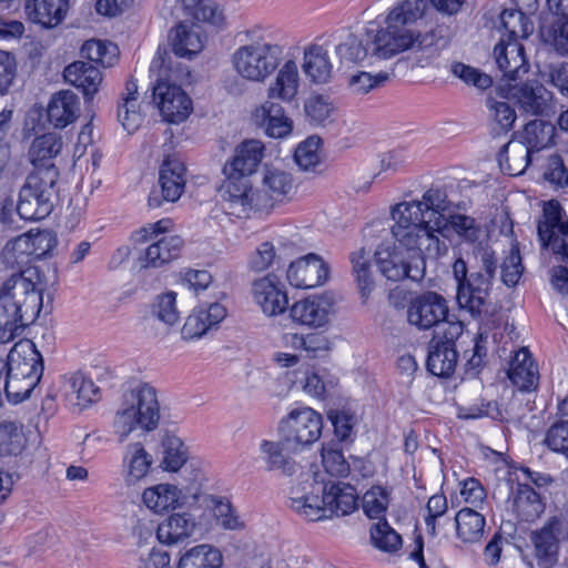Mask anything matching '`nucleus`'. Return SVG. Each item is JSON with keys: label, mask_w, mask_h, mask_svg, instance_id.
Returning <instances> with one entry per match:
<instances>
[{"label": "nucleus", "mask_w": 568, "mask_h": 568, "mask_svg": "<svg viewBox=\"0 0 568 568\" xmlns=\"http://www.w3.org/2000/svg\"><path fill=\"white\" fill-rule=\"evenodd\" d=\"M321 456L323 467L327 474L335 477H344L349 474L351 465L335 444H324Z\"/></svg>", "instance_id": "61"}, {"label": "nucleus", "mask_w": 568, "mask_h": 568, "mask_svg": "<svg viewBox=\"0 0 568 568\" xmlns=\"http://www.w3.org/2000/svg\"><path fill=\"white\" fill-rule=\"evenodd\" d=\"M265 145L260 140H245L236 146L234 155L223 166L225 176L248 179L264 159Z\"/></svg>", "instance_id": "22"}, {"label": "nucleus", "mask_w": 568, "mask_h": 568, "mask_svg": "<svg viewBox=\"0 0 568 568\" xmlns=\"http://www.w3.org/2000/svg\"><path fill=\"white\" fill-rule=\"evenodd\" d=\"M513 511L523 521H534L545 510V505L539 496L529 485L518 484L513 494Z\"/></svg>", "instance_id": "39"}, {"label": "nucleus", "mask_w": 568, "mask_h": 568, "mask_svg": "<svg viewBox=\"0 0 568 568\" xmlns=\"http://www.w3.org/2000/svg\"><path fill=\"white\" fill-rule=\"evenodd\" d=\"M226 308L221 303H211L206 307H197L186 317L181 329L182 338L192 341L201 338L225 318Z\"/></svg>", "instance_id": "25"}, {"label": "nucleus", "mask_w": 568, "mask_h": 568, "mask_svg": "<svg viewBox=\"0 0 568 568\" xmlns=\"http://www.w3.org/2000/svg\"><path fill=\"white\" fill-rule=\"evenodd\" d=\"M545 445L554 453L568 458V422L557 420L547 430Z\"/></svg>", "instance_id": "64"}, {"label": "nucleus", "mask_w": 568, "mask_h": 568, "mask_svg": "<svg viewBox=\"0 0 568 568\" xmlns=\"http://www.w3.org/2000/svg\"><path fill=\"white\" fill-rule=\"evenodd\" d=\"M154 465L152 454L140 442L125 445L121 460V476L128 487L140 485L151 473Z\"/></svg>", "instance_id": "21"}, {"label": "nucleus", "mask_w": 568, "mask_h": 568, "mask_svg": "<svg viewBox=\"0 0 568 568\" xmlns=\"http://www.w3.org/2000/svg\"><path fill=\"white\" fill-rule=\"evenodd\" d=\"M321 139L318 136H310L301 142L294 153L296 164L302 170H310L320 163Z\"/></svg>", "instance_id": "63"}, {"label": "nucleus", "mask_w": 568, "mask_h": 568, "mask_svg": "<svg viewBox=\"0 0 568 568\" xmlns=\"http://www.w3.org/2000/svg\"><path fill=\"white\" fill-rule=\"evenodd\" d=\"M62 393L67 403L79 410L97 403L101 397L100 388L81 373H74L64 378Z\"/></svg>", "instance_id": "28"}, {"label": "nucleus", "mask_w": 568, "mask_h": 568, "mask_svg": "<svg viewBox=\"0 0 568 568\" xmlns=\"http://www.w3.org/2000/svg\"><path fill=\"white\" fill-rule=\"evenodd\" d=\"M142 503L149 510L160 515L182 507L184 496L176 485L160 483L143 490Z\"/></svg>", "instance_id": "29"}, {"label": "nucleus", "mask_w": 568, "mask_h": 568, "mask_svg": "<svg viewBox=\"0 0 568 568\" xmlns=\"http://www.w3.org/2000/svg\"><path fill=\"white\" fill-rule=\"evenodd\" d=\"M254 123L274 139H283L293 130L292 120L286 116L281 104L274 101H265L256 108L252 114Z\"/></svg>", "instance_id": "27"}, {"label": "nucleus", "mask_w": 568, "mask_h": 568, "mask_svg": "<svg viewBox=\"0 0 568 568\" xmlns=\"http://www.w3.org/2000/svg\"><path fill=\"white\" fill-rule=\"evenodd\" d=\"M450 207L446 190L430 187L420 200L404 201L390 209V232L398 244L414 255L438 257L447 246L437 233L447 230L445 213Z\"/></svg>", "instance_id": "1"}, {"label": "nucleus", "mask_w": 568, "mask_h": 568, "mask_svg": "<svg viewBox=\"0 0 568 568\" xmlns=\"http://www.w3.org/2000/svg\"><path fill=\"white\" fill-rule=\"evenodd\" d=\"M526 12L520 9H506L500 13L501 37L506 40L518 41L526 39L532 31V26Z\"/></svg>", "instance_id": "53"}, {"label": "nucleus", "mask_w": 568, "mask_h": 568, "mask_svg": "<svg viewBox=\"0 0 568 568\" xmlns=\"http://www.w3.org/2000/svg\"><path fill=\"white\" fill-rule=\"evenodd\" d=\"M371 541L375 548L388 554L397 552L403 546L402 536L386 520L371 527Z\"/></svg>", "instance_id": "55"}, {"label": "nucleus", "mask_w": 568, "mask_h": 568, "mask_svg": "<svg viewBox=\"0 0 568 568\" xmlns=\"http://www.w3.org/2000/svg\"><path fill=\"white\" fill-rule=\"evenodd\" d=\"M381 32L373 28H367L362 37L347 34L346 38L335 47V54L341 64H372L374 59H389L393 55H384L379 48L383 42Z\"/></svg>", "instance_id": "11"}, {"label": "nucleus", "mask_w": 568, "mask_h": 568, "mask_svg": "<svg viewBox=\"0 0 568 568\" xmlns=\"http://www.w3.org/2000/svg\"><path fill=\"white\" fill-rule=\"evenodd\" d=\"M507 375L510 382L520 390L530 392L537 387L539 377L537 365L526 347L515 352Z\"/></svg>", "instance_id": "35"}, {"label": "nucleus", "mask_w": 568, "mask_h": 568, "mask_svg": "<svg viewBox=\"0 0 568 568\" xmlns=\"http://www.w3.org/2000/svg\"><path fill=\"white\" fill-rule=\"evenodd\" d=\"M26 10L33 22L52 28L63 20L68 0H28Z\"/></svg>", "instance_id": "38"}, {"label": "nucleus", "mask_w": 568, "mask_h": 568, "mask_svg": "<svg viewBox=\"0 0 568 568\" xmlns=\"http://www.w3.org/2000/svg\"><path fill=\"white\" fill-rule=\"evenodd\" d=\"M446 332L440 338L434 336L429 343L427 369L435 376L449 377L456 369L458 353L455 341L463 334V323L446 325Z\"/></svg>", "instance_id": "12"}, {"label": "nucleus", "mask_w": 568, "mask_h": 568, "mask_svg": "<svg viewBox=\"0 0 568 568\" xmlns=\"http://www.w3.org/2000/svg\"><path fill=\"white\" fill-rule=\"evenodd\" d=\"M323 417L315 409L302 406L292 409L278 423V435L291 453L305 450L322 436Z\"/></svg>", "instance_id": "8"}, {"label": "nucleus", "mask_w": 568, "mask_h": 568, "mask_svg": "<svg viewBox=\"0 0 568 568\" xmlns=\"http://www.w3.org/2000/svg\"><path fill=\"white\" fill-rule=\"evenodd\" d=\"M62 144V138L54 132L36 136L28 151V159L34 168L33 171H42L49 168L58 170L53 159L61 152Z\"/></svg>", "instance_id": "34"}, {"label": "nucleus", "mask_w": 568, "mask_h": 568, "mask_svg": "<svg viewBox=\"0 0 568 568\" xmlns=\"http://www.w3.org/2000/svg\"><path fill=\"white\" fill-rule=\"evenodd\" d=\"M294 345L304 349L310 358H320L326 356L332 349V343L328 337L320 333H310L305 336L294 335Z\"/></svg>", "instance_id": "62"}, {"label": "nucleus", "mask_w": 568, "mask_h": 568, "mask_svg": "<svg viewBox=\"0 0 568 568\" xmlns=\"http://www.w3.org/2000/svg\"><path fill=\"white\" fill-rule=\"evenodd\" d=\"M390 491L383 486L371 487L362 498V508L372 519H382L389 505Z\"/></svg>", "instance_id": "58"}, {"label": "nucleus", "mask_w": 568, "mask_h": 568, "mask_svg": "<svg viewBox=\"0 0 568 568\" xmlns=\"http://www.w3.org/2000/svg\"><path fill=\"white\" fill-rule=\"evenodd\" d=\"M59 171L49 168L32 171L19 192L17 213L21 220L37 221L47 217L53 210Z\"/></svg>", "instance_id": "7"}, {"label": "nucleus", "mask_w": 568, "mask_h": 568, "mask_svg": "<svg viewBox=\"0 0 568 568\" xmlns=\"http://www.w3.org/2000/svg\"><path fill=\"white\" fill-rule=\"evenodd\" d=\"M153 101L164 121L181 123L191 114L192 100L181 87L159 80L153 88Z\"/></svg>", "instance_id": "14"}, {"label": "nucleus", "mask_w": 568, "mask_h": 568, "mask_svg": "<svg viewBox=\"0 0 568 568\" xmlns=\"http://www.w3.org/2000/svg\"><path fill=\"white\" fill-rule=\"evenodd\" d=\"M276 71L275 78L266 90L268 100L293 101L298 92L301 81L296 61L288 59Z\"/></svg>", "instance_id": "30"}, {"label": "nucleus", "mask_w": 568, "mask_h": 568, "mask_svg": "<svg viewBox=\"0 0 568 568\" xmlns=\"http://www.w3.org/2000/svg\"><path fill=\"white\" fill-rule=\"evenodd\" d=\"M47 114L49 122L54 128H67L80 114V100L78 95L70 90L54 93L49 101Z\"/></svg>", "instance_id": "31"}, {"label": "nucleus", "mask_w": 568, "mask_h": 568, "mask_svg": "<svg viewBox=\"0 0 568 568\" xmlns=\"http://www.w3.org/2000/svg\"><path fill=\"white\" fill-rule=\"evenodd\" d=\"M555 135V126L544 120L528 122L521 133V141L531 153L549 146Z\"/></svg>", "instance_id": "52"}, {"label": "nucleus", "mask_w": 568, "mask_h": 568, "mask_svg": "<svg viewBox=\"0 0 568 568\" xmlns=\"http://www.w3.org/2000/svg\"><path fill=\"white\" fill-rule=\"evenodd\" d=\"M531 161V152L520 142L509 141L498 153L500 170L509 176L523 174Z\"/></svg>", "instance_id": "43"}, {"label": "nucleus", "mask_w": 568, "mask_h": 568, "mask_svg": "<svg viewBox=\"0 0 568 568\" xmlns=\"http://www.w3.org/2000/svg\"><path fill=\"white\" fill-rule=\"evenodd\" d=\"M8 371L40 381L43 374V358L30 339H20L7 357Z\"/></svg>", "instance_id": "23"}, {"label": "nucleus", "mask_w": 568, "mask_h": 568, "mask_svg": "<svg viewBox=\"0 0 568 568\" xmlns=\"http://www.w3.org/2000/svg\"><path fill=\"white\" fill-rule=\"evenodd\" d=\"M176 296L173 291L162 293L155 297L151 307L152 315L169 326L175 325L180 320Z\"/></svg>", "instance_id": "60"}, {"label": "nucleus", "mask_w": 568, "mask_h": 568, "mask_svg": "<svg viewBox=\"0 0 568 568\" xmlns=\"http://www.w3.org/2000/svg\"><path fill=\"white\" fill-rule=\"evenodd\" d=\"M407 321L417 329L427 331L435 328V335L446 332L448 324L459 323L448 320L447 301L435 292H426L412 298L406 311Z\"/></svg>", "instance_id": "10"}, {"label": "nucleus", "mask_w": 568, "mask_h": 568, "mask_svg": "<svg viewBox=\"0 0 568 568\" xmlns=\"http://www.w3.org/2000/svg\"><path fill=\"white\" fill-rule=\"evenodd\" d=\"M457 538L466 544L481 540L485 532L486 520L484 515L471 509L462 508L455 516Z\"/></svg>", "instance_id": "46"}, {"label": "nucleus", "mask_w": 568, "mask_h": 568, "mask_svg": "<svg viewBox=\"0 0 568 568\" xmlns=\"http://www.w3.org/2000/svg\"><path fill=\"white\" fill-rule=\"evenodd\" d=\"M284 51L283 44L261 37L237 47L231 55V64L241 79L264 83L281 65Z\"/></svg>", "instance_id": "6"}, {"label": "nucleus", "mask_w": 568, "mask_h": 568, "mask_svg": "<svg viewBox=\"0 0 568 568\" xmlns=\"http://www.w3.org/2000/svg\"><path fill=\"white\" fill-rule=\"evenodd\" d=\"M189 459V448L184 442L173 433H165L161 438V467L165 471L175 473Z\"/></svg>", "instance_id": "48"}, {"label": "nucleus", "mask_w": 568, "mask_h": 568, "mask_svg": "<svg viewBox=\"0 0 568 568\" xmlns=\"http://www.w3.org/2000/svg\"><path fill=\"white\" fill-rule=\"evenodd\" d=\"M176 14L186 19L220 26L224 20L223 10L214 0H176Z\"/></svg>", "instance_id": "37"}, {"label": "nucleus", "mask_w": 568, "mask_h": 568, "mask_svg": "<svg viewBox=\"0 0 568 568\" xmlns=\"http://www.w3.org/2000/svg\"><path fill=\"white\" fill-rule=\"evenodd\" d=\"M356 489L346 484L306 481L291 489L290 506L310 521L352 514L357 508Z\"/></svg>", "instance_id": "3"}, {"label": "nucleus", "mask_w": 568, "mask_h": 568, "mask_svg": "<svg viewBox=\"0 0 568 568\" xmlns=\"http://www.w3.org/2000/svg\"><path fill=\"white\" fill-rule=\"evenodd\" d=\"M223 187L229 214L247 217L252 212L266 211L258 189L253 187L250 179L225 176Z\"/></svg>", "instance_id": "13"}, {"label": "nucleus", "mask_w": 568, "mask_h": 568, "mask_svg": "<svg viewBox=\"0 0 568 568\" xmlns=\"http://www.w3.org/2000/svg\"><path fill=\"white\" fill-rule=\"evenodd\" d=\"M182 246L183 240L181 236H163L145 250L144 256L141 258L142 266L160 267L179 257Z\"/></svg>", "instance_id": "40"}, {"label": "nucleus", "mask_w": 568, "mask_h": 568, "mask_svg": "<svg viewBox=\"0 0 568 568\" xmlns=\"http://www.w3.org/2000/svg\"><path fill=\"white\" fill-rule=\"evenodd\" d=\"M538 235L542 244L556 236L568 235V219L557 201L545 203L544 219L538 223Z\"/></svg>", "instance_id": "44"}, {"label": "nucleus", "mask_w": 568, "mask_h": 568, "mask_svg": "<svg viewBox=\"0 0 568 568\" xmlns=\"http://www.w3.org/2000/svg\"><path fill=\"white\" fill-rule=\"evenodd\" d=\"M222 554L215 547L202 544L187 550L179 561L178 568H221Z\"/></svg>", "instance_id": "51"}, {"label": "nucleus", "mask_w": 568, "mask_h": 568, "mask_svg": "<svg viewBox=\"0 0 568 568\" xmlns=\"http://www.w3.org/2000/svg\"><path fill=\"white\" fill-rule=\"evenodd\" d=\"M171 44L173 52L182 58H191L203 49V40L200 27L179 23L171 32Z\"/></svg>", "instance_id": "45"}, {"label": "nucleus", "mask_w": 568, "mask_h": 568, "mask_svg": "<svg viewBox=\"0 0 568 568\" xmlns=\"http://www.w3.org/2000/svg\"><path fill=\"white\" fill-rule=\"evenodd\" d=\"M251 293L254 303L266 316H277L287 310L288 296L285 285L273 274L255 280Z\"/></svg>", "instance_id": "16"}, {"label": "nucleus", "mask_w": 568, "mask_h": 568, "mask_svg": "<svg viewBox=\"0 0 568 568\" xmlns=\"http://www.w3.org/2000/svg\"><path fill=\"white\" fill-rule=\"evenodd\" d=\"M39 382L23 374L19 375L8 371L4 383V393L8 400L12 404H19L29 398Z\"/></svg>", "instance_id": "57"}, {"label": "nucleus", "mask_w": 568, "mask_h": 568, "mask_svg": "<svg viewBox=\"0 0 568 568\" xmlns=\"http://www.w3.org/2000/svg\"><path fill=\"white\" fill-rule=\"evenodd\" d=\"M494 57L498 69L509 81H516L529 70L524 47L519 41L506 40L501 37L495 45Z\"/></svg>", "instance_id": "24"}, {"label": "nucleus", "mask_w": 568, "mask_h": 568, "mask_svg": "<svg viewBox=\"0 0 568 568\" xmlns=\"http://www.w3.org/2000/svg\"><path fill=\"white\" fill-rule=\"evenodd\" d=\"M513 99L520 108L531 114H542L548 108L552 94L537 81H528L521 85L508 84Z\"/></svg>", "instance_id": "33"}, {"label": "nucleus", "mask_w": 568, "mask_h": 568, "mask_svg": "<svg viewBox=\"0 0 568 568\" xmlns=\"http://www.w3.org/2000/svg\"><path fill=\"white\" fill-rule=\"evenodd\" d=\"M185 166L178 159H166L159 173L160 193L153 190L148 199L150 207H160L163 202H176L185 190Z\"/></svg>", "instance_id": "15"}, {"label": "nucleus", "mask_w": 568, "mask_h": 568, "mask_svg": "<svg viewBox=\"0 0 568 568\" xmlns=\"http://www.w3.org/2000/svg\"><path fill=\"white\" fill-rule=\"evenodd\" d=\"M453 275L457 283V302L473 316H479L485 311L493 285V278L481 271L468 274V267L463 258L453 264Z\"/></svg>", "instance_id": "9"}, {"label": "nucleus", "mask_w": 568, "mask_h": 568, "mask_svg": "<svg viewBox=\"0 0 568 568\" xmlns=\"http://www.w3.org/2000/svg\"><path fill=\"white\" fill-rule=\"evenodd\" d=\"M125 95L118 109V119L129 133L135 132L142 124L143 116L138 102V85L133 80L125 84Z\"/></svg>", "instance_id": "49"}, {"label": "nucleus", "mask_w": 568, "mask_h": 568, "mask_svg": "<svg viewBox=\"0 0 568 568\" xmlns=\"http://www.w3.org/2000/svg\"><path fill=\"white\" fill-rule=\"evenodd\" d=\"M260 452L268 470H278L285 476H292L298 469V465L285 454L291 450L281 438L278 442L262 440Z\"/></svg>", "instance_id": "41"}, {"label": "nucleus", "mask_w": 568, "mask_h": 568, "mask_svg": "<svg viewBox=\"0 0 568 568\" xmlns=\"http://www.w3.org/2000/svg\"><path fill=\"white\" fill-rule=\"evenodd\" d=\"M27 447V437L22 425L14 422L0 424V458H16Z\"/></svg>", "instance_id": "50"}, {"label": "nucleus", "mask_w": 568, "mask_h": 568, "mask_svg": "<svg viewBox=\"0 0 568 568\" xmlns=\"http://www.w3.org/2000/svg\"><path fill=\"white\" fill-rule=\"evenodd\" d=\"M426 8V0H402L389 11L385 19L386 27L378 29L383 42L379 50L384 55H395L410 48L425 50L428 59L437 55L435 36L415 34L410 29L423 18Z\"/></svg>", "instance_id": "4"}, {"label": "nucleus", "mask_w": 568, "mask_h": 568, "mask_svg": "<svg viewBox=\"0 0 568 568\" xmlns=\"http://www.w3.org/2000/svg\"><path fill=\"white\" fill-rule=\"evenodd\" d=\"M199 523L193 514L174 513L163 519L156 528L158 540L166 546H173L194 537Z\"/></svg>", "instance_id": "26"}, {"label": "nucleus", "mask_w": 568, "mask_h": 568, "mask_svg": "<svg viewBox=\"0 0 568 568\" xmlns=\"http://www.w3.org/2000/svg\"><path fill=\"white\" fill-rule=\"evenodd\" d=\"M161 418L156 389L150 384H140L125 395L113 419V432L119 442H124L133 432L151 433Z\"/></svg>", "instance_id": "5"}, {"label": "nucleus", "mask_w": 568, "mask_h": 568, "mask_svg": "<svg viewBox=\"0 0 568 568\" xmlns=\"http://www.w3.org/2000/svg\"><path fill=\"white\" fill-rule=\"evenodd\" d=\"M334 314V300L328 295H314L296 301L290 307L292 321L310 328L326 326Z\"/></svg>", "instance_id": "18"}, {"label": "nucleus", "mask_w": 568, "mask_h": 568, "mask_svg": "<svg viewBox=\"0 0 568 568\" xmlns=\"http://www.w3.org/2000/svg\"><path fill=\"white\" fill-rule=\"evenodd\" d=\"M353 275L357 283L362 298L366 300L374 288V278L369 262V252L358 248L351 254Z\"/></svg>", "instance_id": "54"}, {"label": "nucleus", "mask_w": 568, "mask_h": 568, "mask_svg": "<svg viewBox=\"0 0 568 568\" xmlns=\"http://www.w3.org/2000/svg\"><path fill=\"white\" fill-rule=\"evenodd\" d=\"M258 192L267 211L291 199L294 193V179L286 170L267 164L262 172Z\"/></svg>", "instance_id": "19"}, {"label": "nucleus", "mask_w": 568, "mask_h": 568, "mask_svg": "<svg viewBox=\"0 0 568 568\" xmlns=\"http://www.w3.org/2000/svg\"><path fill=\"white\" fill-rule=\"evenodd\" d=\"M446 221L448 227L445 232L436 234V237L438 240H440V237H449L450 231H454L459 237H462L466 242L473 243L478 240L480 229L473 217L464 214H452L448 217H446Z\"/></svg>", "instance_id": "59"}, {"label": "nucleus", "mask_w": 568, "mask_h": 568, "mask_svg": "<svg viewBox=\"0 0 568 568\" xmlns=\"http://www.w3.org/2000/svg\"><path fill=\"white\" fill-rule=\"evenodd\" d=\"M296 242L292 240H284L282 237L276 240V244L273 242L261 243L255 252L251 255L248 261V267L253 272H263L267 270L278 255H287L295 247Z\"/></svg>", "instance_id": "47"}, {"label": "nucleus", "mask_w": 568, "mask_h": 568, "mask_svg": "<svg viewBox=\"0 0 568 568\" xmlns=\"http://www.w3.org/2000/svg\"><path fill=\"white\" fill-rule=\"evenodd\" d=\"M81 53L84 58L102 67H112L119 57V49L112 42L91 39L83 43Z\"/></svg>", "instance_id": "56"}, {"label": "nucleus", "mask_w": 568, "mask_h": 568, "mask_svg": "<svg viewBox=\"0 0 568 568\" xmlns=\"http://www.w3.org/2000/svg\"><path fill=\"white\" fill-rule=\"evenodd\" d=\"M302 69L305 75L314 83H327L333 73L327 47L313 42L303 50Z\"/></svg>", "instance_id": "32"}, {"label": "nucleus", "mask_w": 568, "mask_h": 568, "mask_svg": "<svg viewBox=\"0 0 568 568\" xmlns=\"http://www.w3.org/2000/svg\"><path fill=\"white\" fill-rule=\"evenodd\" d=\"M379 272L389 281H400L409 276L408 264L403 254L388 244H382L375 252Z\"/></svg>", "instance_id": "42"}, {"label": "nucleus", "mask_w": 568, "mask_h": 568, "mask_svg": "<svg viewBox=\"0 0 568 568\" xmlns=\"http://www.w3.org/2000/svg\"><path fill=\"white\" fill-rule=\"evenodd\" d=\"M63 78L68 83L80 89L85 99L92 98L102 82L100 70L83 61L69 64L63 71Z\"/></svg>", "instance_id": "36"}, {"label": "nucleus", "mask_w": 568, "mask_h": 568, "mask_svg": "<svg viewBox=\"0 0 568 568\" xmlns=\"http://www.w3.org/2000/svg\"><path fill=\"white\" fill-rule=\"evenodd\" d=\"M328 277V266L323 258L314 253L292 262L286 278L296 288L308 290L323 285Z\"/></svg>", "instance_id": "20"}, {"label": "nucleus", "mask_w": 568, "mask_h": 568, "mask_svg": "<svg viewBox=\"0 0 568 568\" xmlns=\"http://www.w3.org/2000/svg\"><path fill=\"white\" fill-rule=\"evenodd\" d=\"M45 290L44 274L36 266L13 273L3 281L0 285V343L14 341L36 322Z\"/></svg>", "instance_id": "2"}, {"label": "nucleus", "mask_w": 568, "mask_h": 568, "mask_svg": "<svg viewBox=\"0 0 568 568\" xmlns=\"http://www.w3.org/2000/svg\"><path fill=\"white\" fill-rule=\"evenodd\" d=\"M562 523L551 517L539 529L531 532L530 540L534 546V557L540 568H554L559 559Z\"/></svg>", "instance_id": "17"}]
</instances>
